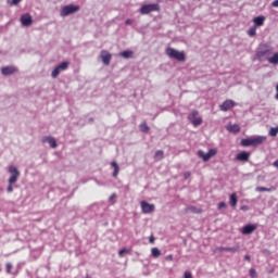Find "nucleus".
<instances>
[{
	"instance_id": "0eeeda50",
	"label": "nucleus",
	"mask_w": 278,
	"mask_h": 278,
	"mask_svg": "<svg viewBox=\"0 0 278 278\" xmlns=\"http://www.w3.org/2000/svg\"><path fill=\"white\" fill-rule=\"evenodd\" d=\"M71 63L68 61L62 62L61 64H59L53 71L51 76L53 77V79L58 78L60 76V73H62V71H66L68 68V65Z\"/></svg>"
},
{
	"instance_id": "f3484780",
	"label": "nucleus",
	"mask_w": 278,
	"mask_h": 278,
	"mask_svg": "<svg viewBox=\"0 0 278 278\" xmlns=\"http://www.w3.org/2000/svg\"><path fill=\"white\" fill-rule=\"evenodd\" d=\"M254 27H262L266 23V17L264 15L256 16L253 18Z\"/></svg>"
},
{
	"instance_id": "7c9ffc66",
	"label": "nucleus",
	"mask_w": 278,
	"mask_h": 278,
	"mask_svg": "<svg viewBox=\"0 0 278 278\" xmlns=\"http://www.w3.org/2000/svg\"><path fill=\"white\" fill-rule=\"evenodd\" d=\"M277 134H278V127H273V128H270V130H269V136H273V137H275V136H277Z\"/></svg>"
},
{
	"instance_id": "f8f14e48",
	"label": "nucleus",
	"mask_w": 278,
	"mask_h": 278,
	"mask_svg": "<svg viewBox=\"0 0 278 278\" xmlns=\"http://www.w3.org/2000/svg\"><path fill=\"white\" fill-rule=\"evenodd\" d=\"M235 106L236 102L233 100H226L223 102L222 105H219V109L222 110V112H229V110Z\"/></svg>"
},
{
	"instance_id": "473e14b6",
	"label": "nucleus",
	"mask_w": 278,
	"mask_h": 278,
	"mask_svg": "<svg viewBox=\"0 0 278 278\" xmlns=\"http://www.w3.org/2000/svg\"><path fill=\"white\" fill-rule=\"evenodd\" d=\"M21 1H23V0H12V1L8 0V4L9 5H18V3H21Z\"/></svg>"
},
{
	"instance_id": "79ce46f5",
	"label": "nucleus",
	"mask_w": 278,
	"mask_h": 278,
	"mask_svg": "<svg viewBox=\"0 0 278 278\" xmlns=\"http://www.w3.org/2000/svg\"><path fill=\"white\" fill-rule=\"evenodd\" d=\"M188 210H189V212H199V211H197V207H193V206L189 207Z\"/></svg>"
},
{
	"instance_id": "2f4dec72",
	"label": "nucleus",
	"mask_w": 278,
	"mask_h": 278,
	"mask_svg": "<svg viewBox=\"0 0 278 278\" xmlns=\"http://www.w3.org/2000/svg\"><path fill=\"white\" fill-rule=\"evenodd\" d=\"M125 253H129V249L124 248V249L119 250L118 251V256L123 257L125 255Z\"/></svg>"
},
{
	"instance_id": "9d476101",
	"label": "nucleus",
	"mask_w": 278,
	"mask_h": 278,
	"mask_svg": "<svg viewBox=\"0 0 278 278\" xmlns=\"http://www.w3.org/2000/svg\"><path fill=\"white\" fill-rule=\"evenodd\" d=\"M140 205L143 214H151V212H155V204H149L147 201H141Z\"/></svg>"
},
{
	"instance_id": "b1692460",
	"label": "nucleus",
	"mask_w": 278,
	"mask_h": 278,
	"mask_svg": "<svg viewBox=\"0 0 278 278\" xmlns=\"http://www.w3.org/2000/svg\"><path fill=\"white\" fill-rule=\"evenodd\" d=\"M269 64L277 65L278 64V52L274 53L271 58H267Z\"/></svg>"
},
{
	"instance_id": "6ab92c4d",
	"label": "nucleus",
	"mask_w": 278,
	"mask_h": 278,
	"mask_svg": "<svg viewBox=\"0 0 278 278\" xmlns=\"http://www.w3.org/2000/svg\"><path fill=\"white\" fill-rule=\"evenodd\" d=\"M215 251H228L230 253H238V251H240V248L238 247H233V248H229V247H219V248H216Z\"/></svg>"
},
{
	"instance_id": "a18cd8bd",
	"label": "nucleus",
	"mask_w": 278,
	"mask_h": 278,
	"mask_svg": "<svg viewBox=\"0 0 278 278\" xmlns=\"http://www.w3.org/2000/svg\"><path fill=\"white\" fill-rule=\"evenodd\" d=\"M276 99H277V101H278V84H277V86H276Z\"/></svg>"
},
{
	"instance_id": "f257e3e1",
	"label": "nucleus",
	"mask_w": 278,
	"mask_h": 278,
	"mask_svg": "<svg viewBox=\"0 0 278 278\" xmlns=\"http://www.w3.org/2000/svg\"><path fill=\"white\" fill-rule=\"evenodd\" d=\"M9 173L11 174V177L9 178V186L7 188V191L9 193L14 192V188L12 186H14V184H16L18 181V177H21V172H18V168H16V166H9Z\"/></svg>"
},
{
	"instance_id": "393cba45",
	"label": "nucleus",
	"mask_w": 278,
	"mask_h": 278,
	"mask_svg": "<svg viewBox=\"0 0 278 278\" xmlns=\"http://www.w3.org/2000/svg\"><path fill=\"white\" fill-rule=\"evenodd\" d=\"M139 129H140V131H142V134H148V131H149V125H147V123L143 122V123H141V124L139 125Z\"/></svg>"
},
{
	"instance_id": "4c0bfd02",
	"label": "nucleus",
	"mask_w": 278,
	"mask_h": 278,
	"mask_svg": "<svg viewBox=\"0 0 278 278\" xmlns=\"http://www.w3.org/2000/svg\"><path fill=\"white\" fill-rule=\"evenodd\" d=\"M165 260L167 262H173V260H174L173 254L167 255Z\"/></svg>"
},
{
	"instance_id": "aec40b11",
	"label": "nucleus",
	"mask_w": 278,
	"mask_h": 278,
	"mask_svg": "<svg viewBox=\"0 0 278 278\" xmlns=\"http://www.w3.org/2000/svg\"><path fill=\"white\" fill-rule=\"evenodd\" d=\"M227 131H230L231 134H239L240 126L238 124H230L226 127Z\"/></svg>"
},
{
	"instance_id": "423d86ee",
	"label": "nucleus",
	"mask_w": 278,
	"mask_h": 278,
	"mask_svg": "<svg viewBox=\"0 0 278 278\" xmlns=\"http://www.w3.org/2000/svg\"><path fill=\"white\" fill-rule=\"evenodd\" d=\"M75 12H79V5H65L61 9V16H68L75 14Z\"/></svg>"
},
{
	"instance_id": "e433bc0d",
	"label": "nucleus",
	"mask_w": 278,
	"mask_h": 278,
	"mask_svg": "<svg viewBox=\"0 0 278 278\" xmlns=\"http://www.w3.org/2000/svg\"><path fill=\"white\" fill-rule=\"evenodd\" d=\"M225 207H227V204H226L225 202H220V203L218 204V208H219V210H223V208H225Z\"/></svg>"
},
{
	"instance_id": "c9c22d12",
	"label": "nucleus",
	"mask_w": 278,
	"mask_h": 278,
	"mask_svg": "<svg viewBox=\"0 0 278 278\" xmlns=\"http://www.w3.org/2000/svg\"><path fill=\"white\" fill-rule=\"evenodd\" d=\"M191 176H192V173H190V172H185L184 173V178L185 179H190Z\"/></svg>"
},
{
	"instance_id": "a878e982",
	"label": "nucleus",
	"mask_w": 278,
	"mask_h": 278,
	"mask_svg": "<svg viewBox=\"0 0 278 278\" xmlns=\"http://www.w3.org/2000/svg\"><path fill=\"white\" fill-rule=\"evenodd\" d=\"M151 255H152V257H160V255H162V251H160V249H157V248H152Z\"/></svg>"
},
{
	"instance_id": "dca6fc26",
	"label": "nucleus",
	"mask_w": 278,
	"mask_h": 278,
	"mask_svg": "<svg viewBox=\"0 0 278 278\" xmlns=\"http://www.w3.org/2000/svg\"><path fill=\"white\" fill-rule=\"evenodd\" d=\"M18 70L14 66H5L1 68V73L2 75H14V73H16Z\"/></svg>"
},
{
	"instance_id": "bb28decb",
	"label": "nucleus",
	"mask_w": 278,
	"mask_h": 278,
	"mask_svg": "<svg viewBox=\"0 0 278 278\" xmlns=\"http://www.w3.org/2000/svg\"><path fill=\"white\" fill-rule=\"evenodd\" d=\"M154 159L156 161L164 160V151H162V150L156 151L155 155H154Z\"/></svg>"
},
{
	"instance_id": "1a4fd4ad",
	"label": "nucleus",
	"mask_w": 278,
	"mask_h": 278,
	"mask_svg": "<svg viewBox=\"0 0 278 278\" xmlns=\"http://www.w3.org/2000/svg\"><path fill=\"white\" fill-rule=\"evenodd\" d=\"M188 118L193 127H199V125L203 124V118L199 117V111H192Z\"/></svg>"
},
{
	"instance_id": "cd10ccee",
	"label": "nucleus",
	"mask_w": 278,
	"mask_h": 278,
	"mask_svg": "<svg viewBox=\"0 0 278 278\" xmlns=\"http://www.w3.org/2000/svg\"><path fill=\"white\" fill-rule=\"evenodd\" d=\"M257 34V27L256 26H252L249 30H248V35L253 38V36H255Z\"/></svg>"
},
{
	"instance_id": "c03bdc74",
	"label": "nucleus",
	"mask_w": 278,
	"mask_h": 278,
	"mask_svg": "<svg viewBox=\"0 0 278 278\" xmlns=\"http://www.w3.org/2000/svg\"><path fill=\"white\" fill-rule=\"evenodd\" d=\"M126 25H131L132 21L131 20H126Z\"/></svg>"
},
{
	"instance_id": "c85d7f7f",
	"label": "nucleus",
	"mask_w": 278,
	"mask_h": 278,
	"mask_svg": "<svg viewBox=\"0 0 278 278\" xmlns=\"http://www.w3.org/2000/svg\"><path fill=\"white\" fill-rule=\"evenodd\" d=\"M13 268H14V265H12V263H7L5 264V273H7V275H11Z\"/></svg>"
},
{
	"instance_id": "a19ab883",
	"label": "nucleus",
	"mask_w": 278,
	"mask_h": 278,
	"mask_svg": "<svg viewBox=\"0 0 278 278\" xmlns=\"http://www.w3.org/2000/svg\"><path fill=\"white\" fill-rule=\"evenodd\" d=\"M273 8H278V0H275L273 3H271Z\"/></svg>"
},
{
	"instance_id": "49530a36",
	"label": "nucleus",
	"mask_w": 278,
	"mask_h": 278,
	"mask_svg": "<svg viewBox=\"0 0 278 278\" xmlns=\"http://www.w3.org/2000/svg\"><path fill=\"white\" fill-rule=\"evenodd\" d=\"M274 166H276V168H278V160H276V161L274 162Z\"/></svg>"
},
{
	"instance_id": "39448f33",
	"label": "nucleus",
	"mask_w": 278,
	"mask_h": 278,
	"mask_svg": "<svg viewBox=\"0 0 278 278\" xmlns=\"http://www.w3.org/2000/svg\"><path fill=\"white\" fill-rule=\"evenodd\" d=\"M217 153H218V150L216 149H211L208 150L207 153L203 152V150H199L198 156H200L201 160H203V162H210V160H212V157H214V155H216Z\"/></svg>"
},
{
	"instance_id": "f704fd0d",
	"label": "nucleus",
	"mask_w": 278,
	"mask_h": 278,
	"mask_svg": "<svg viewBox=\"0 0 278 278\" xmlns=\"http://www.w3.org/2000/svg\"><path fill=\"white\" fill-rule=\"evenodd\" d=\"M184 278H192V273L186 270V271L184 273Z\"/></svg>"
},
{
	"instance_id": "20e7f679",
	"label": "nucleus",
	"mask_w": 278,
	"mask_h": 278,
	"mask_svg": "<svg viewBox=\"0 0 278 278\" xmlns=\"http://www.w3.org/2000/svg\"><path fill=\"white\" fill-rule=\"evenodd\" d=\"M270 53H273V47L268 43H261L256 51V58L258 60H264V58L268 60V55H270Z\"/></svg>"
},
{
	"instance_id": "5701e85b",
	"label": "nucleus",
	"mask_w": 278,
	"mask_h": 278,
	"mask_svg": "<svg viewBox=\"0 0 278 278\" xmlns=\"http://www.w3.org/2000/svg\"><path fill=\"white\" fill-rule=\"evenodd\" d=\"M229 204L231 205V207H236V205H238V195H236V193H232L230 195Z\"/></svg>"
},
{
	"instance_id": "58836bf2",
	"label": "nucleus",
	"mask_w": 278,
	"mask_h": 278,
	"mask_svg": "<svg viewBox=\"0 0 278 278\" xmlns=\"http://www.w3.org/2000/svg\"><path fill=\"white\" fill-rule=\"evenodd\" d=\"M149 242H150V244H153L155 242V237L151 236L149 238Z\"/></svg>"
},
{
	"instance_id": "37998d69",
	"label": "nucleus",
	"mask_w": 278,
	"mask_h": 278,
	"mask_svg": "<svg viewBox=\"0 0 278 278\" xmlns=\"http://www.w3.org/2000/svg\"><path fill=\"white\" fill-rule=\"evenodd\" d=\"M116 199V193H112L111 197H110V201Z\"/></svg>"
},
{
	"instance_id": "a211bd4d",
	"label": "nucleus",
	"mask_w": 278,
	"mask_h": 278,
	"mask_svg": "<svg viewBox=\"0 0 278 278\" xmlns=\"http://www.w3.org/2000/svg\"><path fill=\"white\" fill-rule=\"evenodd\" d=\"M42 142H48L52 149H56L58 148V142L52 137H43L42 138Z\"/></svg>"
},
{
	"instance_id": "7ed1b4c3",
	"label": "nucleus",
	"mask_w": 278,
	"mask_h": 278,
	"mask_svg": "<svg viewBox=\"0 0 278 278\" xmlns=\"http://www.w3.org/2000/svg\"><path fill=\"white\" fill-rule=\"evenodd\" d=\"M167 56L172 60H177L178 62H186V52L179 51L175 48H167L165 50Z\"/></svg>"
},
{
	"instance_id": "f03ea898",
	"label": "nucleus",
	"mask_w": 278,
	"mask_h": 278,
	"mask_svg": "<svg viewBox=\"0 0 278 278\" xmlns=\"http://www.w3.org/2000/svg\"><path fill=\"white\" fill-rule=\"evenodd\" d=\"M266 142L265 136L251 137L241 140V147H260Z\"/></svg>"
},
{
	"instance_id": "c756f323",
	"label": "nucleus",
	"mask_w": 278,
	"mask_h": 278,
	"mask_svg": "<svg viewBox=\"0 0 278 278\" xmlns=\"http://www.w3.org/2000/svg\"><path fill=\"white\" fill-rule=\"evenodd\" d=\"M256 192H270V189L266 187H257Z\"/></svg>"
},
{
	"instance_id": "412c9836",
	"label": "nucleus",
	"mask_w": 278,
	"mask_h": 278,
	"mask_svg": "<svg viewBox=\"0 0 278 278\" xmlns=\"http://www.w3.org/2000/svg\"><path fill=\"white\" fill-rule=\"evenodd\" d=\"M121 58H124L125 60H129V58H134V51L126 50L119 53Z\"/></svg>"
},
{
	"instance_id": "ea45409f",
	"label": "nucleus",
	"mask_w": 278,
	"mask_h": 278,
	"mask_svg": "<svg viewBox=\"0 0 278 278\" xmlns=\"http://www.w3.org/2000/svg\"><path fill=\"white\" fill-rule=\"evenodd\" d=\"M244 260H245V262H251V255L247 254V255L244 256Z\"/></svg>"
},
{
	"instance_id": "9b49d317",
	"label": "nucleus",
	"mask_w": 278,
	"mask_h": 278,
	"mask_svg": "<svg viewBox=\"0 0 278 278\" xmlns=\"http://www.w3.org/2000/svg\"><path fill=\"white\" fill-rule=\"evenodd\" d=\"M100 58L103 62L104 66H110V62H112V54L106 50H102L100 53Z\"/></svg>"
},
{
	"instance_id": "ddd939ff",
	"label": "nucleus",
	"mask_w": 278,
	"mask_h": 278,
	"mask_svg": "<svg viewBox=\"0 0 278 278\" xmlns=\"http://www.w3.org/2000/svg\"><path fill=\"white\" fill-rule=\"evenodd\" d=\"M256 229H257V225L249 224L242 228L241 233H243V236H251V233H253V231H255Z\"/></svg>"
},
{
	"instance_id": "4be33fe9",
	"label": "nucleus",
	"mask_w": 278,
	"mask_h": 278,
	"mask_svg": "<svg viewBox=\"0 0 278 278\" xmlns=\"http://www.w3.org/2000/svg\"><path fill=\"white\" fill-rule=\"evenodd\" d=\"M112 168H114L113 177H118V173H121V167H118V163L112 162L111 163Z\"/></svg>"
},
{
	"instance_id": "72a5a7b5",
	"label": "nucleus",
	"mask_w": 278,
	"mask_h": 278,
	"mask_svg": "<svg viewBox=\"0 0 278 278\" xmlns=\"http://www.w3.org/2000/svg\"><path fill=\"white\" fill-rule=\"evenodd\" d=\"M250 277H251V278L257 277V271H256L254 268H251V269H250Z\"/></svg>"
},
{
	"instance_id": "4468645a",
	"label": "nucleus",
	"mask_w": 278,
	"mask_h": 278,
	"mask_svg": "<svg viewBox=\"0 0 278 278\" xmlns=\"http://www.w3.org/2000/svg\"><path fill=\"white\" fill-rule=\"evenodd\" d=\"M21 23L24 27H29V25L34 23V20L31 18V15L29 13H26L21 16Z\"/></svg>"
},
{
	"instance_id": "2eb2a0df",
	"label": "nucleus",
	"mask_w": 278,
	"mask_h": 278,
	"mask_svg": "<svg viewBox=\"0 0 278 278\" xmlns=\"http://www.w3.org/2000/svg\"><path fill=\"white\" fill-rule=\"evenodd\" d=\"M249 157H251V153H249L247 151H242L237 154L236 160L238 162H249Z\"/></svg>"
},
{
	"instance_id": "6e6552de",
	"label": "nucleus",
	"mask_w": 278,
	"mask_h": 278,
	"mask_svg": "<svg viewBox=\"0 0 278 278\" xmlns=\"http://www.w3.org/2000/svg\"><path fill=\"white\" fill-rule=\"evenodd\" d=\"M151 12H160V4H143L140 9L141 14H151Z\"/></svg>"
}]
</instances>
